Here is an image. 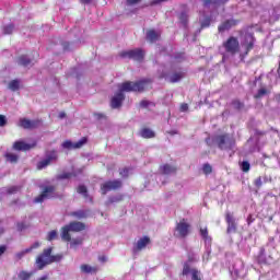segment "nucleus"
Wrapping results in <instances>:
<instances>
[{
	"mask_svg": "<svg viewBox=\"0 0 280 280\" xmlns=\"http://www.w3.org/2000/svg\"><path fill=\"white\" fill-rule=\"evenodd\" d=\"M148 79H142L137 82H122L118 88V92H116L110 100V107L114 109L121 108L126 100V94L124 93H141V91H144Z\"/></svg>",
	"mask_w": 280,
	"mask_h": 280,
	"instance_id": "1",
	"label": "nucleus"
},
{
	"mask_svg": "<svg viewBox=\"0 0 280 280\" xmlns=\"http://www.w3.org/2000/svg\"><path fill=\"white\" fill-rule=\"evenodd\" d=\"M185 52H176L175 55H173L172 57V70L174 71L170 77L165 75V73H162L160 75L161 79H165L167 80V82H171V84H176V82H180V80H183V78H185L186 75V71L183 68H178V70L176 71V62H183L185 61Z\"/></svg>",
	"mask_w": 280,
	"mask_h": 280,
	"instance_id": "2",
	"label": "nucleus"
},
{
	"mask_svg": "<svg viewBox=\"0 0 280 280\" xmlns=\"http://www.w3.org/2000/svg\"><path fill=\"white\" fill-rule=\"evenodd\" d=\"M51 253H54V247H48L37 256L35 264L38 270H43L46 266L51 264H60V261L65 259L62 254L51 255Z\"/></svg>",
	"mask_w": 280,
	"mask_h": 280,
	"instance_id": "3",
	"label": "nucleus"
},
{
	"mask_svg": "<svg viewBox=\"0 0 280 280\" xmlns=\"http://www.w3.org/2000/svg\"><path fill=\"white\" fill-rule=\"evenodd\" d=\"M86 225L80 221H72L61 228L60 237L62 242H71V233H80V231H84Z\"/></svg>",
	"mask_w": 280,
	"mask_h": 280,
	"instance_id": "4",
	"label": "nucleus"
},
{
	"mask_svg": "<svg viewBox=\"0 0 280 280\" xmlns=\"http://www.w3.org/2000/svg\"><path fill=\"white\" fill-rule=\"evenodd\" d=\"M212 141L219 150H231L232 145L235 143L229 133L217 135L213 137Z\"/></svg>",
	"mask_w": 280,
	"mask_h": 280,
	"instance_id": "5",
	"label": "nucleus"
},
{
	"mask_svg": "<svg viewBox=\"0 0 280 280\" xmlns=\"http://www.w3.org/2000/svg\"><path fill=\"white\" fill-rule=\"evenodd\" d=\"M51 198H58L56 186H45L42 194L34 199V202L38 205L45 202V200H51Z\"/></svg>",
	"mask_w": 280,
	"mask_h": 280,
	"instance_id": "6",
	"label": "nucleus"
},
{
	"mask_svg": "<svg viewBox=\"0 0 280 280\" xmlns=\"http://www.w3.org/2000/svg\"><path fill=\"white\" fill-rule=\"evenodd\" d=\"M120 58H129V60H136L137 62H142L145 58V52L143 49L137 48L132 50L122 51L119 54Z\"/></svg>",
	"mask_w": 280,
	"mask_h": 280,
	"instance_id": "7",
	"label": "nucleus"
},
{
	"mask_svg": "<svg viewBox=\"0 0 280 280\" xmlns=\"http://www.w3.org/2000/svg\"><path fill=\"white\" fill-rule=\"evenodd\" d=\"M255 43H257V39L255 38L254 33H245L244 39L242 42V47H244L245 51L243 56H247L255 49Z\"/></svg>",
	"mask_w": 280,
	"mask_h": 280,
	"instance_id": "8",
	"label": "nucleus"
},
{
	"mask_svg": "<svg viewBox=\"0 0 280 280\" xmlns=\"http://www.w3.org/2000/svg\"><path fill=\"white\" fill-rule=\"evenodd\" d=\"M54 161H58V151H46L45 159L37 163V170H45V167L54 163Z\"/></svg>",
	"mask_w": 280,
	"mask_h": 280,
	"instance_id": "9",
	"label": "nucleus"
},
{
	"mask_svg": "<svg viewBox=\"0 0 280 280\" xmlns=\"http://www.w3.org/2000/svg\"><path fill=\"white\" fill-rule=\"evenodd\" d=\"M223 47L228 54L235 56V54L240 52V40L237 39V37L231 36L223 44Z\"/></svg>",
	"mask_w": 280,
	"mask_h": 280,
	"instance_id": "10",
	"label": "nucleus"
},
{
	"mask_svg": "<svg viewBox=\"0 0 280 280\" xmlns=\"http://www.w3.org/2000/svg\"><path fill=\"white\" fill-rule=\"evenodd\" d=\"M189 235V223L185 222V220L179 221L176 224L174 236L178 240H185Z\"/></svg>",
	"mask_w": 280,
	"mask_h": 280,
	"instance_id": "11",
	"label": "nucleus"
},
{
	"mask_svg": "<svg viewBox=\"0 0 280 280\" xmlns=\"http://www.w3.org/2000/svg\"><path fill=\"white\" fill-rule=\"evenodd\" d=\"M160 172L162 174L156 176V180H162V185H165V180L167 179V176H170V174H176V167L170 164H164L160 166Z\"/></svg>",
	"mask_w": 280,
	"mask_h": 280,
	"instance_id": "12",
	"label": "nucleus"
},
{
	"mask_svg": "<svg viewBox=\"0 0 280 280\" xmlns=\"http://www.w3.org/2000/svg\"><path fill=\"white\" fill-rule=\"evenodd\" d=\"M89 139L86 137L81 138L77 142H72L71 140H66L61 143V148H63V150H80L82 145H86Z\"/></svg>",
	"mask_w": 280,
	"mask_h": 280,
	"instance_id": "13",
	"label": "nucleus"
},
{
	"mask_svg": "<svg viewBox=\"0 0 280 280\" xmlns=\"http://www.w3.org/2000/svg\"><path fill=\"white\" fill-rule=\"evenodd\" d=\"M120 187H121V179L109 180L104 183L101 186V191L103 196H106L108 191H115L117 189H120Z\"/></svg>",
	"mask_w": 280,
	"mask_h": 280,
	"instance_id": "14",
	"label": "nucleus"
},
{
	"mask_svg": "<svg viewBox=\"0 0 280 280\" xmlns=\"http://www.w3.org/2000/svg\"><path fill=\"white\" fill-rule=\"evenodd\" d=\"M225 222L228 224L226 233H237V223H235V217L233 215V212H226L225 213Z\"/></svg>",
	"mask_w": 280,
	"mask_h": 280,
	"instance_id": "15",
	"label": "nucleus"
},
{
	"mask_svg": "<svg viewBox=\"0 0 280 280\" xmlns=\"http://www.w3.org/2000/svg\"><path fill=\"white\" fill-rule=\"evenodd\" d=\"M183 275L184 277H188V275H190L191 280H202L200 271L198 269H191L188 262L184 265Z\"/></svg>",
	"mask_w": 280,
	"mask_h": 280,
	"instance_id": "16",
	"label": "nucleus"
},
{
	"mask_svg": "<svg viewBox=\"0 0 280 280\" xmlns=\"http://www.w3.org/2000/svg\"><path fill=\"white\" fill-rule=\"evenodd\" d=\"M36 144H30L23 140H18L13 143V150L18 152H27V150H32Z\"/></svg>",
	"mask_w": 280,
	"mask_h": 280,
	"instance_id": "17",
	"label": "nucleus"
},
{
	"mask_svg": "<svg viewBox=\"0 0 280 280\" xmlns=\"http://www.w3.org/2000/svg\"><path fill=\"white\" fill-rule=\"evenodd\" d=\"M240 23V20L230 19L225 20L221 25H219L218 30L219 32H229L231 27H235Z\"/></svg>",
	"mask_w": 280,
	"mask_h": 280,
	"instance_id": "18",
	"label": "nucleus"
},
{
	"mask_svg": "<svg viewBox=\"0 0 280 280\" xmlns=\"http://www.w3.org/2000/svg\"><path fill=\"white\" fill-rule=\"evenodd\" d=\"M148 244H150V238L148 236H143L141 237L136 245H133V255H137L139 250H143V248H145V246H148Z\"/></svg>",
	"mask_w": 280,
	"mask_h": 280,
	"instance_id": "19",
	"label": "nucleus"
},
{
	"mask_svg": "<svg viewBox=\"0 0 280 280\" xmlns=\"http://www.w3.org/2000/svg\"><path fill=\"white\" fill-rule=\"evenodd\" d=\"M200 235L201 237L205 240V245H206V254L203 255V259H209V255H211V247L209 246V231H207V229L205 230H200Z\"/></svg>",
	"mask_w": 280,
	"mask_h": 280,
	"instance_id": "20",
	"label": "nucleus"
},
{
	"mask_svg": "<svg viewBox=\"0 0 280 280\" xmlns=\"http://www.w3.org/2000/svg\"><path fill=\"white\" fill-rule=\"evenodd\" d=\"M20 126L25 130H32V128L38 127V120H30L27 118H22L20 119Z\"/></svg>",
	"mask_w": 280,
	"mask_h": 280,
	"instance_id": "21",
	"label": "nucleus"
},
{
	"mask_svg": "<svg viewBox=\"0 0 280 280\" xmlns=\"http://www.w3.org/2000/svg\"><path fill=\"white\" fill-rule=\"evenodd\" d=\"M199 22H200L201 28L209 27V25H211V15L205 13V11H200Z\"/></svg>",
	"mask_w": 280,
	"mask_h": 280,
	"instance_id": "22",
	"label": "nucleus"
},
{
	"mask_svg": "<svg viewBox=\"0 0 280 280\" xmlns=\"http://www.w3.org/2000/svg\"><path fill=\"white\" fill-rule=\"evenodd\" d=\"M160 37L161 34H159V32H155L154 30L147 31L145 38L149 43H156Z\"/></svg>",
	"mask_w": 280,
	"mask_h": 280,
	"instance_id": "23",
	"label": "nucleus"
},
{
	"mask_svg": "<svg viewBox=\"0 0 280 280\" xmlns=\"http://www.w3.org/2000/svg\"><path fill=\"white\" fill-rule=\"evenodd\" d=\"M21 189L19 186H11V187H4L0 189V194L2 196L9 195L11 196L12 194H16Z\"/></svg>",
	"mask_w": 280,
	"mask_h": 280,
	"instance_id": "24",
	"label": "nucleus"
},
{
	"mask_svg": "<svg viewBox=\"0 0 280 280\" xmlns=\"http://www.w3.org/2000/svg\"><path fill=\"white\" fill-rule=\"evenodd\" d=\"M18 65L21 67H30V65H32V59L27 55H21L18 58Z\"/></svg>",
	"mask_w": 280,
	"mask_h": 280,
	"instance_id": "25",
	"label": "nucleus"
},
{
	"mask_svg": "<svg viewBox=\"0 0 280 280\" xmlns=\"http://www.w3.org/2000/svg\"><path fill=\"white\" fill-rule=\"evenodd\" d=\"M8 89L9 91H12L13 93H15V91H19L21 89V80L14 79L10 81L8 84Z\"/></svg>",
	"mask_w": 280,
	"mask_h": 280,
	"instance_id": "26",
	"label": "nucleus"
},
{
	"mask_svg": "<svg viewBox=\"0 0 280 280\" xmlns=\"http://www.w3.org/2000/svg\"><path fill=\"white\" fill-rule=\"evenodd\" d=\"M140 137H142V139H154L155 133L152 129L150 128H143L140 131Z\"/></svg>",
	"mask_w": 280,
	"mask_h": 280,
	"instance_id": "27",
	"label": "nucleus"
},
{
	"mask_svg": "<svg viewBox=\"0 0 280 280\" xmlns=\"http://www.w3.org/2000/svg\"><path fill=\"white\" fill-rule=\"evenodd\" d=\"M81 272L84 275H95V272H97V267H92L91 265H81Z\"/></svg>",
	"mask_w": 280,
	"mask_h": 280,
	"instance_id": "28",
	"label": "nucleus"
},
{
	"mask_svg": "<svg viewBox=\"0 0 280 280\" xmlns=\"http://www.w3.org/2000/svg\"><path fill=\"white\" fill-rule=\"evenodd\" d=\"M179 23L184 27V30H187V25L189 23V15H187L186 11H182L179 14Z\"/></svg>",
	"mask_w": 280,
	"mask_h": 280,
	"instance_id": "29",
	"label": "nucleus"
},
{
	"mask_svg": "<svg viewBox=\"0 0 280 280\" xmlns=\"http://www.w3.org/2000/svg\"><path fill=\"white\" fill-rule=\"evenodd\" d=\"M122 200H124V196L122 195L110 196V197H108V199L106 201V207H110V205H115L117 202H121Z\"/></svg>",
	"mask_w": 280,
	"mask_h": 280,
	"instance_id": "30",
	"label": "nucleus"
},
{
	"mask_svg": "<svg viewBox=\"0 0 280 280\" xmlns=\"http://www.w3.org/2000/svg\"><path fill=\"white\" fill-rule=\"evenodd\" d=\"M67 75L80 80V78H82V70H80V68H71Z\"/></svg>",
	"mask_w": 280,
	"mask_h": 280,
	"instance_id": "31",
	"label": "nucleus"
},
{
	"mask_svg": "<svg viewBox=\"0 0 280 280\" xmlns=\"http://www.w3.org/2000/svg\"><path fill=\"white\" fill-rule=\"evenodd\" d=\"M72 215L78 218V220H83L84 218H89V210H78L72 212Z\"/></svg>",
	"mask_w": 280,
	"mask_h": 280,
	"instance_id": "32",
	"label": "nucleus"
},
{
	"mask_svg": "<svg viewBox=\"0 0 280 280\" xmlns=\"http://www.w3.org/2000/svg\"><path fill=\"white\" fill-rule=\"evenodd\" d=\"M72 176H78V174H75V172H70V173L65 172L57 175V180H68Z\"/></svg>",
	"mask_w": 280,
	"mask_h": 280,
	"instance_id": "33",
	"label": "nucleus"
},
{
	"mask_svg": "<svg viewBox=\"0 0 280 280\" xmlns=\"http://www.w3.org/2000/svg\"><path fill=\"white\" fill-rule=\"evenodd\" d=\"M69 242H70V248H78V246H82V244L84 242V238L77 237V238H73Z\"/></svg>",
	"mask_w": 280,
	"mask_h": 280,
	"instance_id": "34",
	"label": "nucleus"
},
{
	"mask_svg": "<svg viewBox=\"0 0 280 280\" xmlns=\"http://www.w3.org/2000/svg\"><path fill=\"white\" fill-rule=\"evenodd\" d=\"M77 191L83 196V198H89V189L83 184L78 186Z\"/></svg>",
	"mask_w": 280,
	"mask_h": 280,
	"instance_id": "35",
	"label": "nucleus"
},
{
	"mask_svg": "<svg viewBox=\"0 0 280 280\" xmlns=\"http://www.w3.org/2000/svg\"><path fill=\"white\" fill-rule=\"evenodd\" d=\"M229 3V0H211L212 9L222 8Z\"/></svg>",
	"mask_w": 280,
	"mask_h": 280,
	"instance_id": "36",
	"label": "nucleus"
},
{
	"mask_svg": "<svg viewBox=\"0 0 280 280\" xmlns=\"http://www.w3.org/2000/svg\"><path fill=\"white\" fill-rule=\"evenodd\" d=\"M268 93H270V91H268L266 88H261L254 95V97H255V100H261V97H264V95H268Z\"/></svg>",
	"mask_w": 280,
	"mask_h": 280,
	"instance_id": "37",
	"label": "nucleus"
},
{
	"mask_svg": "<svg viewBox=\"0 0 280 280\" xmlns=\"http://www.w3.org/2000/svg\"><path fill=\"white\" fill-rule=\"evenodd\" d=\"M46 240L47 242H54V240H58V231L52 230L48 232Z\"/></svg>",
	"mask_w": 280,
	"mask_h": 280,
	"instance_id": "38",
	"label": "nucleus"
},
{
	"mask_svg": "<svg viewBox=\"0 0 280 280\" xmlns=\"http://www.w3.org/2000/svg\"><path fill=\"white\" fill-rule=\"evenodd\" d=\"M5 159L7 161H9L10 163H16L19 161V155L14 154V153H7L5 154Z\"/></svg>",
	"mask_w": 280,
	"mask_h": 280,
	"instance_id": "39",
	"label": "nucleus"
},
{
	"mask_svg": "<svg viewBox=\"0 0 280 280\" xmlns=\"http://www.w3.org/2000/svg\"><path fill=\"white\" fill-rule=\"evenodd\" d=\"M19 279H20V280H28V279H32V272L20 271V273H19Z\"/></svg>",
	"mask_w": 280,
	"mask_h": 280,
	"instance_id": "40",
	"label": "nucleus"
},
{
	"mask_svg": "<svg viewBox=\"0 0 280 280\" xmlns=\"http://www.w3.org/2000/svg\"><path fill=\"white\" fill-rule=\"evenodd\" d=\"M232 106H234L236 110H242V108H244V103H242L240 100H234L232 101Z\"/></svg>",
	"mask_w": 280,
	"mask_h": 280,
	"instance_id": "41",
	"label": "nucleus"
},
{
	"mask_svg": "<svg viewBox=\"0 0 280 280\" xmlns=\"http://www.w3.org/2000/svg\"><path fill=\"white\" fill-rule=\"evenodd\" d=\"M36 248H40V242L38 241H36L28 248H26V253H32L33 250H36Z\"/></svg>",
	"mask_w": 280,
	"mask_h": 280,
	"instance_id": "42",
	"label": "nucleus"
},
{
	"mask_svg": "<svg viewBox=\"0 0 280 280\" xmlns=\"http://www.w3.org/2000/svg\"><path fill=\"white\" fill-rule=\"evenodd\" d=\"M27 224L25 222H18L16 223V229L20 233H23L27 229Z\"/></svg>",
	"mask_w": 280,
	"mask_h": 280,
	"instance_id": "43",
	"label": "nucleus"
},
{
	"mask_svg": "<svg viewBox=\"0 0 280 280\" xmlns=\"http://www.w3.org/2000/svg\"><path fill=\"white\" fill-rule=\"evenodd\" d=\"M4 34H12L14 32V24H8L3 27Z\"/></svg>",
	"mask_w": 280,
	"mask_h": 280,
	"instance_id": "44",
	"label": "nucleus"
},
{
	"mask_svg": "<svg viewBox=\"0 0 280 280\" xmlns=\"http://www.w3.org/2000/svg\"><path fill=\"white\" fill-rule=\"evenodd\" d=\"M148 106H154V103L153 102H150L148 100H142L140 102V107L141 108H148Z\"/></svg>",
	"mask_w": 280,
	"mask_h": 280,
	"instance_id": "45",
	"label": "nucleus"
},
{
	"mask_svg": "<svg viewBox=\"0 0 280 280\" xmlns=\"http://www.w3.org/2000/svg\"><path fill=\"white\" fill-rule=\"evenodd\" d=\"M242 172H250V163L248 161L242 162Z\"/></svg>",
	"mask_w": 280,
	"mask_h": 280,
	"instance_id": "46",
	"label": "nucleus"
},
{
	"mask_svg": "<svg viewBox=\"0 0 280 280\" xmlns=\"http://www.w3.org/2000/svg\"><path fill=\"white\" fill-rule=\"evenodd\" d=\"M254 185L255 187H257V189H261V186L264 185V182L261 179V176L257 177L255 180H254Z\"/></svg>",
	"mask_w": 280,
	"mask_h": 280,
	"instance_id": "47",
	"label": "nucleus"
},
{
	"mask_svg": "<svg viewBox=\"0 0 280 280\" xmlns=\"http://www.w3.org/2000/svg\"><path fill=\"white\" fill-rule=\"evenodd\" d=\"M202 172L206 175L211 174V164H209V163L203 164Z\"/></svg>",
	"mask_w": 280,
	"mask_h": 280,
	"instance_id": "48",
	"label": "nucleus"
},
{
	"mask_svg": "<svg viewBox=\"0 0 280 280\" xmlns=\"http://www.w3.org/2000/svg\"><path fill=\"white\" fill-rule=\"evenodd\" d=\"M27 253H30V252H26V249H23L22 252L16 253L15 257H16V259H23V257H25V255H27Z\"/></svg>",
	"mask_w": 280,
	"mask_h": 280,
	"instance_id": "49",
	"label": "nucleus"
},
{
	"mask_svg": "<svg viewBox=\"0 0 280 280\" xmlns=\"http://www.w3.org/2000/svg\"><path fill=\"white\" fill-rule=\"evenodd\" d=\"M8 124V118L4 115H0V128H3Z\"/></svg>",
	"mask_w": 280,
	"mask_h": 280,
	"instance_id": "50",
	"label": "nucleus"
},
{
	"mask_svg": "<svg viewBox=\"0 0 280 280\" xmlns=\"http://www.w3.org/2000/svg\"><path fill=\"white\" fill-rule=\"evenodd\" d=\"M129 172L130 171L128 168H122V170H120L119 174H120V176H122V178H127Z\"/></svg>",
	"mask_w": 280,
	"mask_h": 280,
	"instance_id": "51",
	"label": "nucleus"
},
{
	"mask_svg": "<svg viewBox=\"0 0 280 280\" xmlns=\"http://www.w3.org/2000/svg\"><path fill=\"white\" fill-rule=\"evenodd\" d=\"M180 112L182 113H187V110H189V105L188 104H186V103H183L182 105H180Z\"/></svg>",
	"mask_w": 280,
	"mask_h": 280,
	"instance_id": "52",
	"label": "nucleus"
},
{
	"mask_svg": "<svg viewBox=\"0 0 280 280\" xmlns=\"http://www.w3.org/2000/svg\"><path fill=\"white\" fill-rule=\"evenodd\" d=\"M255 222V217L253 214H248L247 217V225L250 226Z\"/></svg>",
	"mask_w": 280,
	"mask_h": 280,
	"instance_id": "53",
	"label": "nucleus"
},
{
	"mask_svg": "<svg viewBox=\"0 0 280 280\" xmlns=\"http://www.w3.org/2000/svg\"><path fill=\"white\" fill-rule=\"evenodd\" d=\"M141 0H127V5H137Z\"/></svg>",
	"mask_w": 280,
	"mask_h": 280,
	"instance_id": "54",
	"label": "nucleus"
},
{
	"mask_svg": "<svg viewBox=\"0 0 280 280\" xmlns=\"http://www.w3.org/2000/svg\"><path fill=\"white\" fill-rule=\"evenodd\" d=\"M164 1H167V0H152L150 5H159V4L163 3Z\"/></svg>",
	"mask_w": 280,
	"mask_h": 280,
	"instance_id": "55",
	"label": "nucleus"
},
{
	"mask_svg": "<svg viewBox=\"0 0 280 280\" xmlns=\"http://www.w3.org/2000/svg\"><path fill=\"white\" fill-rule=\"evenodd\" d=\"M255 135H256V137H264V136H266V131H261L259 129H256Z\"/></svg>",
	"mask_w": 280,
	"mask_h": 280,
	"instance_id": "56",
	"label": "nucleus"
},
{
	"mask_svg": "<svg viewBox=\"0 0 280 280\" xmlns=\"http://www.w3.org/2000/svg\"><path fill=\"white\" fill-rule=\"evenodd\" d=\"M62 49H63V51H69V42H63L62 44Z\"/></svg>",
	"mask_w": 280,
	"mask_h": 280,
	"instance_id": "57",
	"label": "nucleus"
},
{
	"mask_svg": "<svg viewBox=\"0 0 280 280\" xmlns=\"http://www.w3.org/2000/svg\"><path fill=\"white\" fill-rule=\"evenodd\" d=\"M5 250H8V246L7 245H0V257H1V255H3L5 253Z\"/></svg>",
	"mask_w": 280,
	"mask_h": 280,
	"instance_id": "58",
	"label": "nucleus"
},
{
	"mask_svg": "<svg viewBox=\"0 0 280 280\" xmlns=\"http://www.w3.org/2000/svg\"><path fill=\"white\" fill-rule=\"evenodd\" d=\"M203 8H211V0H202Z\"/></svg>",
	"mask_w": 280,
	"mask_h": 280,
	"instance_id": "59",
	"label": "nucleus"
},
{
	"mask_svg": "<svg viewBox=\"0 0 280 280\" xmlns=\"http://www.w3.org/2000/svg\"><path fill=\"white\" fill-rule=\"evenodd\" d=\"M93 0H80L81 3H83L84 5H89V3H91Z\"/></svg>",
	"mask_w": 280,
	"mask_h": 280,
	"instance_id": "60",
	"label": "nucleus"
},
{
	"mask_svg": "<svg viewBox=\"0 0 280 280\" xmlns=\"http://www.w3.org/2000/svg\"><path fill=\"white\" fill-rule=\"evenodd\" d=\"M168 135L174 137V135H178V130H171V131H168Z\"/></svg>",
	"mask_w": 280,
	"mask_h": 280,
	"instance_id": "61",
	"label": "nucleus"
},
{
	"mask_svg": "<svg viewBox=\"0 0 280 280\" xmlns=\"http://www.w3.org/2000/svg\"><path fill=\"white\" fill-rule=\"evenodd\" d=\"M47 279H49V276L44 275V276H42L38 280H47Z\"/></svg>",
	"mask_w": 280,
	"mask_h": 280,
	"instance_id": "62",
	"label": "nucleus"
},
{
	"mask_svg": "<svg viewBox=\"0 0 280 280\" xmlns=\"http://www.w3.org/2000/svg\"><path fill=\"white\" fill-rule=\"evenodd\" d=\"M98 260L102 261V262L106 261V256H100Z\"/></svg>",
	"mask_w": 280,
	"mask_h": 280,
	"instance_id": "63",
	"label": "nucleus"
},
{
	"mask_svg": "<svg viewBox=\"0 0 280 280\" xmlns=\"http://www.w3.org/2000/svg\"><path fill=\"white\" fill-rule=\"evenodd\" d=\"M275 97H276V102H280V93L277 94Z\"/></svg>",
	"mask_w": 280,
	"mask_h": 280,
	"instance_id": "64",
	"label": "nucleus"
}]
</instances>
